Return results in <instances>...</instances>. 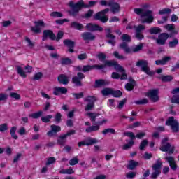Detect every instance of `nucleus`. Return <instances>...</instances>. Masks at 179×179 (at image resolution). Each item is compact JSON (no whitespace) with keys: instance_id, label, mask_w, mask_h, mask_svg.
I'll return each mask as SVG.
<instances>
[{"instance_id":"21","label":"nucleus","mask_w":179,"mask_h":179,"mask_svg":"<svg viewBox=\"0 0 179 179\" xmlns=\"http://www.w3.org/2000/svg\"><path fill=\"white\" fill-rule=\"evenodd\" d=\"M51 130L48 131L47 135L48 136H54V135H55V134H57V132H60L61 131V127L59 126H57L55 124H52L50 126Z\"/></svg>"},{"instance_id":"30","label":"nucleus","mask_w":179,"mask_h":179,"mask_svg":"<svg viewBox=\"0 0 179 179\" xmlns=\"http://www.w3.org/2000/svg\"><path fill=\"white\" fill-rule=\"evenodd\" d=\"M137 166H139V162L131 159L129 161L127 169H129V170H134Z\"/></svg>"},{"instance_id":"51","label":"nucleus","mask_w":179,"mask_h":179,"mask_svg":"<svg viewBox=\"0 0 179 179\" xmlns=\"http://www.w3.org/2000/svg\"><path fill=\"white\" fill-rule=\"evenodd\" d=\"M41 115H43V111L40 110L37 113L30 115L29 117H31V118H34V119H37V118H40Z\"/></svg>"},{"instance_id":"49","label":"nucleus","mask_w":179,"mask_h":179,"mask_svg":"<svg viewBox=\"0 0 179 179\" xmlns=\"http://www.w3.org/2000/svg\"><path fill=\"white\" fill-rule=\"evenodd\" d=\"M113 89L111 88H105L101 91V93L103 96H108V94H112Z\"/></svg>"},{"instance_id":"62","label":"nucleus","mask_w":179,"mask_h":179,"mask_svg":"<svg viewBox=\"0 0 179 179\" xmlns=\"http://www.w3.org/2000/svg\"><path fill=\"white\" fill-rule=\"evenodd\" d=\"M93 108H94V103H87L85 106V111H92V110H93Z\"/></svg>"},{"instance_id":"29","label":"nucleus","mask_w":179,"mask_h":179,"mask_svg":"<svg viewBox=\"0 0 179 179\" xmlns=\"http://www.w3.org/2000/svg\"><path fill=\"white\" fill-rule=\"evenodd\" d=\"M84 101L90 104H94L97 101V98L95 96H88L84 99Z\"/></svg>"},{"instance_id":"35","label":"nucleus","mask_w":179,"mask_h":179,"mask_svg":"<svg viewBox=\"0 0 179 179\" xmlns=\"http://www.w3.org/2000/svg\"><path fill=\"white\" fill-rule=\"evenodd\" d=\"M75 173V171L71 167H69L68 169H62L59 171L60 174H73Z\"/></svg>"},{"instance_id":"15","label":"nucleus","mask_w":179,"mask_h":179,"mask_svg":"<svg viewBox=\"0 0 179 179\" xmlns=\"http://www.w3.org/2000/svg\"><path fill=\"white\" fill-rule=\"evenodd\" d=\"M148 97L154 103L159 101V90H150L147 94Z\"/></svg>"},{"instance_id":"19","label":"nucleus","mask_w":179,"mask_h":179,"mask_svg":"<svg viewBox=\"0 0 179 179\" xmlns=\"http://www.w3.org/2000/svg\"><path fill=\"white\" fill-rule=\"evenodd\" d=\"M63 44L66 45V47H68L69 52H75V50H73V48H75V41L71 40V39H65L63 41Z\"/></svg>"},{"instance_id":"26","label":"nucleus","mask_w":179,"mask_h":179,"mask_svg":"<svg viewBox=\"0 0 179 179\" xmlns=\"http://www.w3.org/2000/svg\"><path fill=\"white\" fill-rule=\"evenodd\" d=\"M165 160L168 162L172 170H177V164L176 163V160L174 159L173 157H166Z\"/></svg>"},{"instance_id":"3","label":"nucleus","mask_w":179,"mask_h":179,"mask_svg":"<svg viewBox=\"0 0 179 179\" xmlns=\"http://www.w3.org/2000/svg\"><path fill=\"white\" fill-rule=\"evenodd\" d=\"M162 167H163V162H162V159L159 158L152 166L153 172L150 176V178L157 179V177L162 174Z\"/></svg>"},{"instance_id":"59","label":"nucleus","mask_w":179,"mask_h":179,"mask_svg":"<svg viewBox=\"0 0 179 179\" xmlns=\"http://www.w3.org/2000/svg\"><path fill=\"white\" fill-rule=\"evenodd\" d=\"M56 159L54 157H49L46 162V166H50V164H54L55 163Z\"/></svg>"},{"instance_id":"64","label":"nucleus","mask_w":179,"mask_h":179,"mask_svg":"<svg viewBox=\"0 0 179 179\" xmlns=\"http://www.w3.org/2000/svg\"><path fill=\"white\" fill-rule=\"evenodd\" d=\"M62 37H64V32L62 31H59L57 37L55 36L56 41H59Z\"/></svg>"},{"instance_id":"36","label":"nucleus","mask_w":179,"mask_h":179,"mask_svg":"<svg viewBox=\"0 0 179 179\" xmlns=\"http://www.w3.org/2000/svg\"><path fill=\"white\" fill-rule=\"evenodd\" d=\"M16 69H17V73L20 75V76H21L22 78H26V76H27L26 75V73H24V71H23V69H22V67H20V66H16Z\"/></svg>"},{"instance_id":"17","label":"nucleus","mask_w":179,"mask_h":179,"mask_svg":"<svg viewBox=\"0 0 179 179\" xmlns=\"http://www.w3.org/2000/svg\"><path fill=\"white\" fill-rule=\"evenodd\" d=\"M82 79H85V74L83 73H78L77 76L72 78V82L76 86H82Z\"/></svg>"},{"instance_id":"63","label":"nucleus","mask_w":179,"mask_h":179,"mask_svg":"<svg viewBox=\"0 0 179 179\" xmlns=\"http://www.w3.org/2000/svg\"><path fill=\"white\" fill-rule=\"evenodd\" d=\"M61 118H62V115H61V113H57L55 115V122H57L58 124H59V122H61Z\"/></svg>"},{"instance_id":"2","label":"nucleus","mask_w":179,"mask_h":179,"mask_svg":"<svg viewBox=\"0 0 179 179\" xmlns=\"http://www.w3.org/2000/svg\"><path fill=\"white\" fill-rule=\"evenodd\" d=\"M150 6L149 4H145L143 6V8H134V12L136 15H140V17L143 19V17H147L141 20V23H148L150 24L153 22L155 17H153V11L150 10H146L145 8H149Z\"/></svg>"},{"instance_id":"4","label":"nucleus","mask_w":179,"mask_h":179,"mask_svg":"<svg viewBox=\"0 0 179 179\" xmlns=\"http://www.w3.org/2000/svg\"><path fill=\"white\" fill-rule=\"evenodd\" d=\"M106 66H114L115 71H117V72H124L125 69L124 68L118 64V62L114 60H105L104 64H101L98 66L99 71H101V69H104Z\"/></svg>"},{"instance_id":"24","label":"nucleus","mask_w":179,"mask_h":179,"mask_svg":"<svg viewBox=\"0 0 179 179\" xmlns=\"http://www.w3.org/2000/svg\"><path fill=\"white\" fill-rule=\"evenodd\" d=\"M94 19L95 20H100L102 23H106V22H108V17L107 16L103 15L101 11L96 13V15L94 16Z\"/></svg>"},{"instance_id":"31","label":"nucleus","mask_w":179,"mask_h":179,"mask_svg":"<svg viewBox=\"0 0 179 179\" xmlns=\"http://www.w3.org/2000/svg\"><path fill=\"white\" fill-rule=\"evenodd\" d=\"M86 115L87 117H90V121L92 122H96V118H97V117H99V115H100V114L96 113H87Z\"/></svg>"},{"instance_id":"61","label":"nucleus","mask_w":179,"mask_h":179,"mask_svg":"<svg viewBox=\"0 0 179 179\" xmlns=\"http://www.w3.org/2000/svg\"><path fill=\"white\" fill-rule=\"evenodd\" d=\"M78 59L80 61H85V59H87V54L82 53L78 55Z\"/></svg>"},{"instance_id":"43","label":"nucleus","mask_w":179,"mask_h":179,"mask_svg":"<svg viewBox=\"0 0 179 179\" xmlns=\"http://www.w3.org/2000/svg\"><path fill=\"white\" fill-rule=\"evenodd\" d=\"M149 33L150 34H159V33H162V29L159 27H152L149 30Z\"/></svg>"},{"instance_id":"10","label":"nucleus","mask_w":179,"mask_h":179,"mask_svg":"<svg viewBox=\"0 0 179 179\" xmlns=\"http://www.w3.org/2000/svg\"><path fill=\"white\" fill-rule=\"evenodd\" d=\"M124 135V136H128L131 139V141H130L127 144L122 146L123 150H128V149H131V148L135 145L134 139H136V137L135 136V134H134V132H125Z\"/></svg>"},{"instance_id":"34","label":"nucleus","mask_w":179,"mask_h":179,"mask_svg":"<svg viewBox=\"0 0 179 179\" xmlns=\"http://www.w3.org/2000/svg\"><path fill=\"white\" fill-rule=\"evenodd\" d=\"M96 57L98 58V59H99V61H101V62H103V61H106L107 58V55H106V53L104 52H99L96 55Z\"/></svg>"},{"instance_id":"27","label":"nucleus","mask_w":179,"mask_h":179,"mask_svg":"<svg viewBox=\"0 0 179 179\" xmlns=\"http://www.w3.org/2000/svg\"><path fill=\"white\" fill-rule=\"evenodd\" d=\"M106 85H108V82H107V80L103 79L96 80L95 81L94 87H101L103 86H106Z\"/></svg>"},{"instance_id":"7","label":"nucleus","mask_w":179,"mask_h":179,"mask_svg":"<svg viewBox=\"0 0 179 179\" xmlns=\"http://www.w3.org/2000/svg\"><path fill=\"white\" fill-rule=\"evenodd\" d=\"M168 138H164L162 140V144L159 149L162 152H169V155H173L174 153V146H171L170 143H167Z\"/></svg>"},{"instance_id":"12","label":"nucleus","mask_w":179,"mask_h":179,"mask_svg":"<svg viewBox=\"0 0 179 179\" xmlns=\"http://www.w3.org/2000/svg\"><path fill=\"white\" fill-rule=\"evenodd\" d=\"M169 35L168 33L164 32L158 35L156 38V44L158 45H166L167 40H169Z\"/></svg>"},{"instance_id":"60","label":"nucleus","mask_w":179,"mask_h":179,"mask_svg":"<svg viewBox=\"0 0 179 179\" xmlns=\"http://www.w3.org/2000/svg\"><path fill=\"white\" fill-rule=\"evenodd\" d=\"M171 101L175 104H179V95H173L171 99Z\"/></svg>"},{"instance_id":"14","label":"nucleus","mask_w":179,"mask_h":179,"mask_svg":"<svg viewBox=\"0 0 179 179\" xmlns=\"http://www.w3.org/2000/svg\"><path fill=\"white\" fill-rule=\"evenodd\" d=\"M108 6L110 8V12L115 15V13H120L121 12V6L118 3L114 1H110L108 3Z\"/></svg>"},{"instance_id":"55","label":"nucleus","mask_w":179,"mask_h":179,"mask_svg":"<svg viewBox=\"0 0 179 179\" xmlns=\"http://www.w3.org/2000/svg\"><path fill=\"white\" fill-rule=\"evenodd\" d=\"M50 16L51 17H62L64 16V15H62V13H59V12H52L50 13Z\"/></svg>"},{"instance_id":"54","label":"nucleus","mask_w":179,"mask_h":179,"mask_svg":"<svg viewBox=\"0 0 179 179\" xmlns=\"http://www.w3.org/2000/svg\"><path fill=\"white\" fill-rule=\"evenodd\" d=\"M8 124L3 123L0 124V132H5V131H8Z\"/></svg>"},{"instance_id":"13","label":"nucleus","mask_w":179,"mask_h":179,"mask_svg":"<svg viewBox=\"0 0 179 179\" xmlns=\"http://www.w3.org/2000/svg\"><path fill=\"white\" fill-rule=\"evenodd\" d=\"M93 69H97L99 71V64L95 65H86V66H77L76 71H82V72H89L93 71Z\"/></svg>"},{"instance_id":"56","label":"nucleus","mask_w":179,"mask_h":179,"mask_svg":"<svg viewBox=\"0 0 179 179\" xmlns=\"http://www.w3.org/2000/svg\"><path fill=\"white\" fill-rule=\"evenodd\" d=\"M51 118H52V115H48L45 117H42L41 121H42V122H45V123L50 122V120H51Z\"/></svg>"},{"instance_id":"53","label":"nucleus","mask_w":179,"mask_h":179,"mask_svg":"<svg viewBox=\"0 0 179 179\" xmlns=\"http://www.w3.org/2000/svg\"><path fill=\"white\" fill-rule=\"evenodd\" d=\"M112 96H113V97H121V96H122V92L120 90H116L114 91L112 90Z\"/></svg>"},{"instance_id":"25","label":"nucleus","mask_w":179,"mask_h":179,"mask_svg":"<svg viewBox=\"0 0 179 179\" xmlns=\"http://www.w3.org/2000/svg\"><path fill=\"white\" fill-rule=\"evenodd\" d=\"M81 37L85 41H92L96 38V36L90 32H84L81 34Z\"/></svg>"},{"instance_id":"8","label":"nucleus","mask_w":179,"mask_h":179,"mask_svg":"<svg viewBox=\"0 0 179 179\" xmlns=\"http://www.w3.org/2000/svg\"><path fill=\"white\" fill-rule=\"evenodd\" d=\"M166 125L171 127L173 132L177 133L179 131V123L173 117H170L166 122Z\"/></svg>"},{"instance_id":"41","label":"nucleus","mask_w":179,"mask_h":179,"mask_svg":"<svg viewBox=\"0 0 179 179\" xmlns=\"http://www.w3.org/2000/svg\"><path fill=\"white\" fill-rule=\"evenodd\" d=\"M72 64V59L70 58H62L61 59V64L62 65H71Z\"/></svg>"},{"instance_id":"47","label":"nucleus","mask_w":179,"mask_h":179,"mask_svg":"<svg viewBox=\"0 0 179 179\" xmlns=\"http://www.w3.org/2000/svg\"><path fill=\"white\" fill-rule=\"evenodd\" d=\"M171 13V9L164 8L159 11V15H170Z\"/></svg>"},{"instance_id":"58","label":"nucleus","mask_w":179,"mask_h":179,"mask_svg":"<svg viewBox=\"0 0 179 179\" xmlns=\"http://www.w3.org/2000/svg\"><path fill=\"white\" fill-rule=\"evenodd\" d=\"M10 97H11L12 99H15V100H20V94L16 92H11L10 94Z\"/></svg>"},{"instance_id":"57","label":"nucleus","mask_w":179,"mask_h":179,"mask_svg":"<svg viewBox=\"0 0 179 179\" xmlns=\"http://www.w3.org/2000/svg\"><path fill=\"white\" fill-rule=\"evenodd\" d=\"M135 85L134 84H131V83H127L125 85V89L128 91V92H131V90H134V88L135 87Z\"/></svg>"},{"instance_id":"5","label":"nucleus","mask_w":179,"mask_h":179,"mask_svg":"<svg viewBox=\"0 0 179 179\" xmlns=\"http://www.w3.org/2000/svg\"><path fill=\"white\" fill-rule=\"evenodd\" d=\"M120 48L122 50H124L126 54H131V52H138V51H141V50L143 48V43H140L139 45H137L134 48L131 49V48L128 47L127 43L122 42L120 45Z\"/></svg>"},{"instance_id":"28","label":"nucleus","mask_w":179,"mask_h":179,"mask_svg":"<svg viewBox=\"0 0 179 179\" xmlns=\"http://www.w3.org/2000/svg\"><path fill=\"white\" fill-rule=\"evenodd\" d=\"M57 145H60V146H65V143H66V137L64 134L59 136L57 140Z\"/></svg>"},{"instance_id":"50","label":"nucleus","mask_w":179,"mask_h":179,"mask_svg":"<svg viewBox=\"0 0 179 179\" xmlns=\"http://www.w3.org/2000/svg\"><path fill=\"white\" fill-rule=\"evenodd\" d=\"M136 33H142L143 30H145V25L139 24L138 26H134Z\"/></svg>"},{"instance_id":"23","label":"nucleus","mask_w":179,"mask_h":179,"mask_svg":"<svg viewBox=\"0 0 179 179\" xmlns=\"http://www.w3.org/2000/svg\"><path fill=\"white\" fill-rule=\"evenodd\" d=\"M49 37L50 40H55V34L52 33L51 30H44L43 31V41H45L47 38Z\"/></svg>"},{"instance_id":"33","label":"nucleus","mask_w":179,"mask_h":179,"mask_svg":"<svg viewBox=\"0 0 179 179\" xmlns=\"http://www.w3.org/2000/svg\"><path fill=\"white\" fill-rule=\"evenodd\" d=\"M177 45H178V39H177L176 38H174L169 43V48H175V47H177Z\"/></svg>"},{"instance_id":"6","label":"nucleus","mask_w":179,"mask_h":179,"mask_svg":"<svg viewBox=\"0 0 179 179\" xmlns=\"http://www.w3.org/2000/svg\"><path fill=\"white\" fill-rule=\"evenodd\" d=\"M136 66L141 68V71L143 72H145V73H146L147 75H149L150 76H153V71H150V68H149V63L147 60H138L136 63Z\"/></svg>"},{"instance_id":"42","label":"nucleus","mask_w":179,"mask_h":179,"mask_svg":"<svg viewBox=\"0 0 179 179\" xmlns=\"http://www.w3.org/2000/svg\"><path fill=\"white\" fill-rule=\"evenodd\" d=\"M159 78L162 82H171L173 80L172 76H162Z\"/></svg>"},{"instance_id":"20","label":"nucleus","mask_w":179,"mask_h":179,"mask_svg":"<svg viewBox=\"0 0 179 179\" xmlns=\"http://www.w3.org/2000/svg\"><path fill=\"white\" fill-rule=\"evenodd\" d=\"M66 93H68V89L66 87H54L53 94H55V96H59V94H66Z\"/></svg>"},{"instance_id":"18","label":"nucleus","mask_w":179,"mask_h":179,"mask_svg":"<svg viewBox=\"0 0 179 179\" xmlns=\"http://www.w3.org/2000/svg\"><path fill=\"white\" fill-rule=\"evenodd\" d=\"M85 27L89 31H103V27L96 24L88 23Z\"/></svg>"},{"instance_id":"52","label":"nucleus","mask_w":179,"mask_h":179,"mask_svg":"<svg viewBox=\"0 0 179 179\" xmlns=\"http://www.w3.org/2000/svg\"><path fill=\"white\" fill-rule=\"evenodd\" d=\"M70 166H75L79 163V159L76 157H73V159H70L69 162Z\"/></svg>"},{"instance_id":"48","label":"nucleus","mask_w":179,"mask_h":179,"mask_svg":"<svg viewBox=\"0 0 179 179\" xmlns=\"http://www.w3.org/2000/svg\"><path fill=\"white\" fill-rule=\"evenodd\" d=\"M113 55H114L115 58H117V59H120V60L127 59V57H125L122 55H120V53L117 51H115L113 52Z\"/></svg>"},{"instance_id":"11","label":"nucleus","mask_w":179,"mask_h":179,"mask_svg":"<svg viewBox=\"0 0 179 179\" xmlns=\"http://www.w3.org/2000/svg\"><path fill=\"white\" fill-rule=\"evenodd\" d=\"M106 31V37L108 38L107 43L108 44H111L113 47L115 45L116 42H115V36L113 35V31L111 30V28H106L105 29Z\"/></svg>"},{"instance_id":"45","label":"nucleus","mask_w":179,"mask_h":179,"mask_svg":"<svg viewBox=\"0 0 179 179\" xmlns=\"http://www.w3.org/2000/svg\"><path fill=\"white\" fill-rule=\"evenodd\" d=\"M102 134L103 135H107V134H112L113 135H115V130L114 129H113V128H108V129H104L102 131Z\"/></svg>"},{"instance_id":"46","label":"nucleus","mask_w":179,"mask_h":179,"mask_svg":"<svg viewBox=\"0 0 179 179\" xmlns=\"http://www.w3.org/2000/svg\"><path fill=\"white\" fill-rule=\"evenodd\" d=\"M134 103L135 104H137V105L148 104L149 103V100H148V99L146 98H144L143 99L136 101Z\"/></svg>"},{"instance_id":"1","label":"nucleus","mask_w":179,"mask_h":179,"mask_svg":"<svg viewBox=\"0 0 179 179\" xmlns=\"http://www.w3.org/2000/svg\"><path fill=\"white\" fill-rule=\"evenodd\" d=\"M96 4L97 1H90L89 4L85 3L83 0H80L76 3L73 1H70L69 3V6L71 8V10H68V13L71 16H78V13L82 10V8H92V6H94Z\"/></svg>"},{"instance_id":"22","label":"nucleus","mask_w":179,"mask_h":179,"mask_svg":"<svg viewBox=\"0 0 179 179\" xmlns=\"http://www.w3.org/2000/svg\"><path fill=\"white\" fill-rule=\"evenodd\" d=\"M57 80L60 85H68L69 83V77L65 74H60L57 77Z\"/></svg>"},{"instance_id":"44","label":"nucleus","mask_w":179,"mask_h":179,"mask_svg":"<svg viewBox=\"0 0 179 179\" xmlns=\"http://www.w3.org/2000/svg\"><path fill=\"white\" fill-rule=\"evenodd\" d=\"M94 11L93 10H89L85 14L83 15L81 17L83 19H90L91 16H93Z\"/></svg>"},{"instance_id":"38","label":"nucleus","mask_w":179,"mask_h":179,"mask_svg":"<svg viewBox=\"0 0 179 179\" xmlns=\"http://www.w3.org/2000/svg\"><path fill=\"white\" fill-rule=\"evenodd\" d=\"M16 129H17L16 127H13L10 130V134L11 135V138H13V139H17L18 138L17 135H16Z\"/></svg>"},{"instance_id":"37","label":"nucleus","mask_w":179,"mask_h":179,"mask_svg":"<svg viewBox=\"0 0 179 179\" xmlns=\"http://www.w3.org/2000/svg\"><path fill=\"white\" fill-rule=\"evenodd\" d=\"M148 144H149V141H148V140L146 139L143 140L139 145L140 150H145L146 146H148Z\"/></svg>"},{"instance_id":"16","label":"nucleus","mask_w":179,"mask_h":179,"mask_svg":"<svg viewBox=\"0 0 179 179\" xmlns=\"http://www.w3.org/2000/svg\"><path fill=\"white\" fill-rule=\"evenodd\" d=\"M85 125H86L87 127L85 129V132L87 134H92V132H96L97 131H99L100 130V125L99 124H96V125H92L90 124V122H85Z\"/></svg>"},{"instance_id":"9","label":"nucleus","mask_w":179,"mask_h":179,"mask_svg":"<svg viewBox=\"0 0 179 179\" xmlns=\"http://www.w3.org/2000/svg\"><path fill=\"white\" fill-rule=\"evenodd\" d=\"M34 23L35 26L31 27V30L33 33H35V34H40V33H41V29H44L45 27V24L43 20L35 21Z\"/></svg>"},{"instance_id":"40","label":"nucleus","mask_w":179,"mask_h":179,"mask_svg":"<svg viewBox=\"0 0 179 179\" xmlns=\"http://www.w3.org/2000/svg\"><path fill=\"white\" fill-rule=\"evenodd\" d=\"M87 143V146H90L92 145H94L95 143H97L99 141L96 138H90L87 141H85Z\"/></svg>"},{"instance_id":"39","label":"nucleus","mask_w":179,"mask_h":179,"mask_svg":"<svg viewBox=\"0 0 179 179\" xmlns=\"http://www.w3.org/2000/svg\"><path fill=\"white\" fill-rule=\"evenodd\" d=\"M121 40H122V41H125L124 43H131V40H132V38L131 37V36L124 34L122 35Z\"/></svg>"},{"instance_id":"32","label":"nucleus","mask_w":179,"mask_h":179,"mask_svg":"<svg viewBox=\"0 0 179 179\" xmlns=\"http://www.w3.org/2000/svg\"><path fill=\"white\" fill-rule=\"evenodd\" d=\"M71 27H72V29H75L76 30H82L83 29V24L79 22H72L71 24Z\"/></svg>"}]
</instances>
